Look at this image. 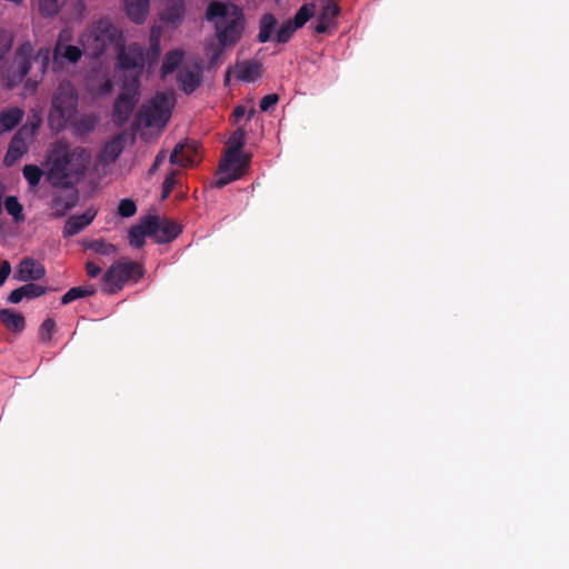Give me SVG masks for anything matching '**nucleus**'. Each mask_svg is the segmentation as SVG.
I'll return each mask as SVG.
<instances>
[{
    "label": "nucleus",
    "instance_id": "obj_43",
    "mask_svg": "<svg viewBox=\"0 0 569 569\" xmlns=\"http://www.w3.org/2000/svg\"><path fill=\"white\" fill-rule=\"evenodd\" d=\"M11 264L8 260H3L0 263V287L4 284L6 280L11 273Z\"/></svg>",
    "mask_w": 569,
    "mask_h": 569
},
{
    "label": "nucleus",
    "instance_id": "obj_48",
    "mask_svg": "<svg viewBox=\"0 0 569 569\" xmlns=\"http://www.w3.org/2000/svg\"><path fill=\"white\" fill-rule=\"evenodd\" d=\"M167 159V152L164 150H161L157 156L154 161L162 164Z\"/></svg>",
    "mask_w": 569,
    "mask_h": 569
},
{
    "label": "nucleus",
    "instance_id": "obj_6",
    "mask_svg": "<svg viewBox=\"0 0 569 569\" xmlns=\"http://www.w3.org/2000/svg\"><path fill=\"white\" fill-rule=\"evenodd\" d=\"M173 106L174 98L171 93L158 92L142 107L139 121L146 127L163 128L171 117Z\"/></svg>",
    "mask_w": 569,
    "mask_h": 569
},
{
    "label": "nucleus",
    "instance_id": "obj_33",
    "mask_svg": "<svg viewBox=\"0 0 569 569\" xmlns=\"http://www.w3.org/2000/svg\"><path fill=\"white\" fill-rule=\"evenodd\" d=\"M313 13H315V7L305 4L298 10V12L295 14L293 20H291V21L297 29L301 28L313 16Z\"/></svg>",
    "mask_w": 569,
    "mask_h": 569
},
{
    "label": "nucleus",
    "instance_id": "obj_47",
    "mask_svg": "<svg viewBox=\"0 0 569 569\" xmlns=\"http://www.w3.org/2000/svg\"><path fill=\"white\" fill-rule=\"evenodd\" d=\"M246 113H247V109H246L243 106H238V107L233 110V117L236 118V120H239V119H240V118H242Z\"/></svg>",
    "mask_w": 569,
    "mask_h": 569
},
{
    "label": "nucleus",
    "instance_id": "obj_39",
    "mask_svg": "<svg viewBox=\"0 0 569 569\" xmlns=\"http://www.w3.org/2000/svg\"><path fill=\"white\" fill-rule=\"evenodd\" d=\"M243 144V132L237 130L229 139V148L227 151H233L234 153H241L240 149Z\"/></svg>",
    "mask_w": 569,
    "mask_h": 569
},
{
    "label": "nucleus",
    "instance_id": "obj_26",
    "mask_svg": "<svg viewBox=\"0 0 569 569\" xmlns=\"http://www.w3.org/2000/svg\"><path fill=\"white\" fill-rule=\"evenodd\" d=\"M0 321L6 326L7 329L14 332H20L24 328L23 316L11 309L0 310Z\"/></svg>",
    "mask_w": 569,
    "mask_h": 569
},
{
    "label": "nucleus",
    "instance_id": "obj_22",
    "mask_svg": "<svg viewBox=\"0 0 569 569\" xmlns=\"http://www.w3.org/2000/svg\"><path fill=\"white\" fill-rule=\"evenodd\" d=\"M126 12L129 19L136 23L144 21L149 11V0H126Z\"/></svg>",
    "mask_w": 569,
    "mask_h": 569
},
{
    "label": "nucleus",
    "instance_id": "obj_41",
    "mask_svg": "<svg viewBox=\"0 0 569 569\" xmlns=\"http://www.w3.org/2000/svg\"><path fill=\"white\" fill-rule=\"evenodd\" d=\"M50 54L49 48H41L34 58V61L40 64L42 71L49 66Z\"/></svg>",
    "mask_w": 569,
    "mask_h": 569
},
{
    "label": "nucleus",
    "instance_id": "obj_18",
    "mask_svg": "<svg viewBox=\"0 0 569 569\" xmlns=\"http://www.w3.org/2000/svg\"><path fill=\"white\" fill-rule=\"evenodd\" d=\"M97 211L93 209H88L82 214H73L71 216L63 228L64 237H72L82 231L86 227H88L92 220L94 219Z\"/></svg>",
    "mask_w": 569,
    "mask_h": 569
},
{
    "label": "nucleus",
    "instance_id": "obj_1",
    "mask_svg": "<svg viewBox=\"0 0 569 569\" xmlns=\"http://www.w3.org/2000/svg\"><path fill=\"white\" fill-rule=\"evenodd\" d=\"M47 180L56 188H73L86 176L91 153L79 146L57 141L50 151Z\"/></svg>",
    "mask_w": 569,
    "mask_h": 569
},
{
    "label": "nucleus",
    "instance_id": "obj_23",
    "mask_svg": "<svg viewBox=\"0 0 569 569\" xmlns=\"http://www.w3.org/2000/svg\"><path fill=\"white\" fill-rule=\"evenodd\" d=\"M20 108H10L0 112V133L12 130L23 118Z\"/></svg>",
    "mask_w": 569,
    "mask_h": 569
},
{
    "label": "nucleus",
    "instance_id": "obj_38",
    "mask_svg": "<svg viewBox=\"0 0 569 569\" xmlns=\"http://www.w3.org/2000/svg\"><path fill=\"white\" fill-rule=\"evenodd\" d=\"M137 211L134 202L130 199H122L118 207V213L123 218L132 217Z\"/></svg>",
    "mask_w": 569,
    "mask_h": 569
},
{
    "label": "nucleus",
    "instance_id": "obj_7",
    "mask_svg": "<svg viewBox=\"0 0 569 569\" xmlns=\"http://www.w3.org/2000/svg\"><path fill=\"white\" fill-rule=\"evenodd\" d=\"M248 164L249 158L246 154L227 151L219 166L216 186L221 188L239 179L246 172Z\"/></svg>",
    "mask_w": 569,
    "mask_h": 569
},
{
    "label": "nucleus",
    "instance_id": "obj_36",
    "mask_svg": "<svg viewBox=\"0 0 569 569\" xmlns=\"http://www.w3.org/2000/svg\"><path fill=\"white\" fill-rule=\"evenodd\" d=\"M180 173L179 169H170L167 173L163 183H162V198H167L171 191L173 190L177 180L176 177Z\"/></svg>",
    "mask_w": 569,
    "mask_h": 569
},
{
    "label": "nucleus",
    "instance_id": "obj_50",
    "mask_svg": "<svg viewBox=\"0 0 569 569\" xmlns=\"http://www.w3.org/2000/svg\"><path fill=\"white\" fill-rule=\"evenodd\" d=\"M109 149H112V151L114 152V157L118 156V153L120 152V150L118 149V146L116 143H110L106 147V150H109Z\"/></svg>",
    "mask_w": 569,
    "mask_h": 569
},
{
    "label": "nucleus",
    "instance_id": "obj_40",
    "mask_svg": "<svg viewBox=\"0 0 569 569\" xmlns=\"http://www.w3.org/2000/svg\"><path fill=\"white\" fill-rule=\"evenodd\" d=\"M56 322L53 319H46L40 327V337L44 341H49L51 339L52 332L54 330Z\"/></svg>",
    "mask_w": 569,
    "mask_h": 569
},
{
    "label": "nucleus",
    "instance_id": "obj_5",
    "mask_svg": "<svg viewBox=\"0 0 569 569\" xmlns=\"http://www.w3.org/2000/svg\"><path fill=\"white\" fill-rule=\"evenodd\" d=\"M143 276L142 266L129 258H122L109 267L102 277L103 291L116 293L130 281H138Z\"/></svg>",
    "mask_w": 569,
    "mask_h": 569
},
{
    "label": "nucleus",
    "instance_id": "obj_14",
    "mask_svg": "<svg viewBox=\"0 0 569 569\" xmlns=\"http://www.w3.org/2000/svg\"><path fill=\"white\" fill-rule=\"evenodd\" d=\"M46 274L44 266L33 258H24L17 266L13 278L18 281H37Z\"/></svg>",
    "mask_w": 569,
    "mask_h": 569
},
{
    "label": "nucleus",
    "instance_id": "obj_34",
    "mask_svg": "<svg viewBox=\"0 0 569 569\" xmlns=\"http://www.w3.org/2000/svg\"><path fill=\"white\" fill-rule=\"evenodd\" d=\"M296 30L297 28L295 27L292 21L288 20L277 29L274 39L279 43H286L287 41H289V39L292 37Z\"/></svg>",
    "mask_w": 569,
    "mask_h": 569
},
{
    "label": "nucleus",
    "instance_id": "obj_42",
    "mask_svg": "<svg viewBox=\"0 0 569 569\" xmlns=\"http://www.w3.org/2000/svg\"><path fill=\"white\" fill-rule=\"evenodd\" d=\"M279 101V96L277 93H271L264 96L260 101L261 111H268L273 108Z\"/></svg>",
    "mask_w": 569,
    "mask_h": 569
},
{
    "label": "nucleus",
    "instance_id": "obj_11",
    "mask_svg": "<svg viewBox=\"0 0 569 569\" xmlns=\"http://www.w3.org/2000/svg\"><path fill=\"white\" fill-rule=\"evenodd\" d=\"M70 39L71 32L69 30H62L60 32L59 39L56 43L52 54V64L54 70L61 68L63 61L76 63L80 60L82 56L81 49L77 46L63 43L64 41H69Z\"/></svg>",
    "mask_w": 569,
    "mask_h": 569
},
{
    "label": "nucleus",
    "instance_id": "obj_27",
    "mask_svg": "<svg viewBox=\"0 0 569 569\" xmlns=\"http://www.w3.org/2000/svg\"><path fill=\"white\" fill-rule=\"evenodd\" d=\"M183 59V52L180 50H173L166 54L162 67H161V73L162 77H167L169 73H172L182 62Z\"/></svg>",
    "mask_w": 569,
    "mask_h": 569
},
{
    "label": "nucleus",
    "instance_id": "obj_20",
    "mask_svg": "<svg viewBox=\"0 0 569 569\" xmlns=\"http://www.w3.org/2000/svg\"><path fill=\"white\" fill-rule=\"evenodd\" d=\"M184 16L183 0H168L162 13L161 19L176 27L182 22Z\"/></svg>",
    "mask_w": 569,
    "mask_h": 569
},
{
    "label": "nucleus",
    "instance_id": "obj_19",
    "mask_svg": "<svg viewBox=\"0 0 569 569\" xmlns=\"http://www.w3.org/2000/svg\"><path fill=\"white\" fill-rule=\"evenodd\" d=\"M78 202V191L71 190L67 193H56L51 201V209L56 217H63Z\"/></svg>",
    "mask_w": 569,
    "mask_h": 569
},
{
    "label": "nucleus",
    "instance_id": "obj_32",
    "mask_svg": "<svg viewBox=\"0 0 569 569\" xmlns=\"http://www.w3.org/2000/svg\"><path fill=\"white\" fill-rule=\"evenodd\" d=\"M22 173L28 183L34 188L40 183L43 176V171L36 164H26L22 169Z\"/></svg>",
    "mask_w": 569,
    "mask_h": 569
},
{
    "label": "nucleus",
    "instance_id": "obj_16",
    "mask_svg": "<svg viewBox=\"0 0 569 569\" xmlns=\"http://www.w3.org/2000/svg\"><path fill=\"white\" fill-rule=\"evenodd\" d=\"M340 12V8L336 1H325L321 2V11L317 18V24L315 27L318 33L327 32L331 27H333L335 20Z\"/></svg>",
    "mask_w": 569,
    "mask_h": 569
},
{
    "label": "nucleus",
    "instance_id": "obj_4",
    "mask_svg": "<svg viewBox=\"0 0 569 569\" xmlns=\"http://www.w3.org/2000/svg\"><path fill=\"white\" fill-rule=\"evenodd\" d=\"M77 110V90L70 81H62L52 97L50 126L57 130L63 129L74 118Z\"/></svg>",
    "mask_w": 569,
    "mask_h": 569
},
{
    "label": "nucleus",
    "instance_id": "obj_12",
    "mask_svg": "<svg viewBox=\"0 0 569 569\" xmlns=\"http://www.w3.org/2000/svg\"><path fill=\"white\" fill-rule=\"evenodd\" d=\"M199 160V144L197 141L191 140L176 144L169 157L170 164L178 167L177 169L193 167Z\"/></svg>",
    "mask_w": 569,
    "mask_h": 569
},
{
    "label": "nucleus",
    "instance_id": "obj_17",
    "mask_svg": "<svg viewBox=\"0 0 569 569\" xmlns=\"http://www.w3.org/2000/svg\"><path fill=\"white\" fill-rule=\"evenodd\" d=\"M178 82L180 88L187 94L192 93L201 82V68L194 66L192 68L184 66L178 72Z\"/></svg>",
    "mask_w": 569,
    "mask_h": 569
},
{
    "label": "nucleus",
    "instance_id": "obj_46",
    "mask_svg": "<svg viewBox=\"0 0 569 569\" xmlns=\"http://www.w3.org/2000/svg\"><path fill=\"white\" fill-rule=\"evenodd\" d=\"M86 271L90 278H96L101 272V268L94 262L88 261L86 264Z\"/></svg>",
    "mask_w": 569,
    "mask_h": 569
},
{
    "label": "nucleus",
    "instance_id": "obj_52",
    "mask_svg": "<svg viewBox=\"0 0 569 569\" xmlns=\"http://www.w3.org/2000/svg\"><path fill=\"white\" fill-rule=\"evenodd\" d=\"M160 166H161L160 163H158V162H156V161H154V162H153V164H152V167L150 168L149 172H150V173H154V172L158 170V168H159Z\"/></svg>",
    "mask_w": 569,
    "mask_h": 569
},
{
    "label": "nucleus",
    "instance_id": "obj_28",
    "mask_svg": "<svg viewBox=\"0 0 569 569\" xmlns=\"http://www.w3.org/2000/svg\"><path fill=\"white\" fill-rule=\"evenodd\" d=\"M94 292L96 289L93 288V286L73 287L63 295V297L61 298V303L68 305L79 298L90 297L94 295Z\"/></svg>",
    "mask_w": 569,
    "mask_h": 569
},
{
    "label": "nucleus",
    "instance_id": "obj_51",
    "mask_svg": "<svg viewBox=\"0 0 569 569\" xmlns=\"http://www.w3.org/2000/svg\"><path fill=\"white\" fill-rule=\"evenodd\" d=\"M222 50L221 49H216L213 54H212V58H211V63H213L216 60L219 59L220 54H221Z\"/></svg>",
    "mask_w": 569,
    "mask_h": 569
},
{
    "label": "nucleus",
    "instance_id": "obj_8",
    "mask_svg": "<svg viewBox=\"0 0 569 569\" xmlns=\"http://www.w3.org/2000/svg\"><path fill=\"white\" fill-rule=\"evenodd\" d=\"M38 127L39 122L26 123L17 131L3 159L7 167L13 166L24 153H27Z\"/></svg>",
    "mask_w": 569,
    "mask_h": 569
},
{
    "label": "nucleus",
    "instance_id": "obj_25",
    "mask_svg": "<svg viewBox=\"0 0 569 569\" xmlns=\"http://www.w3.org/2000/svg\"><path fill=\"white\" fill-rule=\"evenodd\" d=\"M149 218H144L139 224L133 226L129 230V242L134 248H141L144 244V238L151 237L149 230Z\"/></svg>",
    "mask_w": 569,
    "mask_h": 569
},
{
    "label": "nucleus",
    "instance_id": "obj_29",
    "mask_svg": "<svg viewBox=\"0 0 569 569\" xmlns=\"http://www.w3.org/2000/svg\"><path fill=\"white\" fill-rule=\"evenodd\" d=\"M66 2L67 0H39V11L43 17H53Z\"/></svg>",
    "mask_w": 569,
    "mask_h": 569
},
{
    "label": "nucleus",
    "instance_id": "obj_9",
    "mask_svg": "<svg viewBox=\"0 0 569 569\" xmlns=\"http://www.w3.org/2000/svg\"><path fill=\"white\" fill-rule=\"evenodd\" d=\"M146 56L143 49L138 43H131L127 47H121L118 56L119 68L129 73L130 80H137L139 84V77L144 67Z\"/></svg>",
    "mask_w": 569,
    "mask_h": 569
},
{
    "label": "nucleus",
    "instance_id": "obj_15",
    "mask_svg": "<svg viewBox=\"0 0 569 569\" xmlns=\"http://www.w3.org/2000/svg\"><path fill=\"white\" fill-rule=\"evenodd\" d=\"M33 56V48L30 42L22 43L16 53L13 60V72L17 74V80L21 81L30 71L31 58Z\"/></svg>",
    "mask_w": 569,
    "mask_h": 569
},
{
    "label": "nucleus",
    "instance_id": "obj_21",
    "mask_svg": "<svg viewBox=\"0 0 569 569\" xmlns=\"http://www.w3.org/2000/svg\"><path fill=\"white\" fill-rule=\"evenodd\" d=\"M261 63L256 60H244L236 64L237 79L252 82L261 76Z\"/></svg>",
    "mask_w": 569,
    "mask_h": 569
},
{
    "label": "nucleus",
    "instance_id": "obj_31",
    "mask_svg": "<svg viewBox=\"0 0 569 569\" xmlns=\"http://www.w3.org/2000/svg\"><path fill=\"white\" fill-rule=\"evenodd\" d=\"M4 208L7 212L13 217L16 222L24 220L23 208L16 197H7L4 200Z\"/></svg>",
    "mask_w": 569,
    "mask_h": 569
},
{
    "label": "nucleus",
    "instance_id": "obj_13",
    "mask_svg": "<svg viewBox=\"0 0 569 569\" xmlns=\"http://www.w3.org/2000/svg\"><path fill=\"white\" fill-rule=\"evenodd\" d=\"M148 218L151 238H153L158 243L170 242L181 232L180 226L174 221L160 219L154 216H149Z\"/></svg>",
    "mask_w": 569,
    "mask_h": 569
},
{
    "label": "nucleus",
    "instance_id": "obj_45",
    "mask_svg": "<svg viewBox=\"0 0 569 569\" xmlns=\"http://www.w3.org/2000/svg\"><path fill=\"white\" fill-rule=\"evenodd\" d=\"M23 298H24L23 297V291H22V289L20 287V288H17V289H14V290H12L10 292V295L8 297V301L10 303H19V302L22 301Z\"/></svg>",
    "mask_w": 569,
    "mask_h": 569
},
{
    "label": "nucleus",
    "instance_id": "obj_30",
    "mask_svg": "<svg viewBox=\"0 0 569 569\" xmlns=\"http://www.w3.org/2000/svg\"><path fill=\"white\" fill-rule=\"evenodd\" d=\"M160 54V32L158 29L152 28L151 36H150V48L147 53V59L149 61V64H153L157 62Z\"/></svg>",
    "mask_w": 569,
    "mask_h": 569
},
{
    "label": "nucleus",
    "instance_id": "obj_35",
    "mask_svg": "<svg viewBox=\"0 0 569 569\" xmlns=\"http://www.w3.org/2000/svg\"><path fill=\"white\" fill-rule=\"evenodd\" d=\"M88 248L101 256H111L117 251L116 246L103 240L91 241Z\"/></svg>",
    "mask_w": 569,
    "mask_h": 569
},
{
    "label": "nucleus",
    "instance_id": "obj_3",
    "mask_svg": "<svg viewBox=\"0 0 569 569\" xmlns=\"http://www.w3.org/2000/svg\"><path fill=\"white\" fill-rule=\"evenodd\" d=\"M122 41L121 30L109 18L92 21L79 38L83 50L92 57L121 47Z\"/></svg>",
    "mask_w": 569,
    "mask_h": 569
},
{
    "label": "nucleus",
    "instance_id": "obj_49",
    "mask_svg": "<svg viewBox=\"0 0 569 569\" xmlns=\"http://www.w3.org/2000/svg\"><path fill=\"white\" fill-rule=\"evenodd\" d=\"M112 90V82L110 79L106 80V82L103 83L102 86V89H101V92L102 93H108Z\"/></svg>",
    "mask_w": 569,
    "mask_h": 569
},
{
    "label": "nucleus",
    "instance_id": "obj_37",
    "mask_svg": "<svg viewBox=\"0 0 569 569\" xmlns=\"http://www.w3.org/2000/svg\"><path fill=\"white\" fill-rule=\"evenodd\" d=\"M21 289L23 291V297L27 299L38 298L46 292L44 287L36 283H27L22 286Z\"/></svg>",
    "mask_w": 569,
    "mask_h": 569
},
{
    "label": "nucleus",
    "instance_id": "obj_2",
    "mask_svg": "<svg viewBox=\"0 0 569 569\" xmlns=\"http://www.w3.org/2000/svg\"><path fill=\"white\" fill-rule=\"evenodd\" d=\"M206 18L214 22L216 36L222 47L233 46L241 39L244 19L239 7L213 1L207 8Z\"/></svg>",
    "mask_w": 569,
    "mask_h": 569
},
{
    "label": "nucleus",
    "instance_id": "obj_44",
    "mask_svg": "<svg viewBox=\"0 0 569 569\" xmlns=\"http://www.w3.org/2000/svg\"><path fill=\"white\" fill-rule=\"evenodd\" d=\"M94 123H96V119L92 118V117H84L82 118L77 127L79 130H83V131H90L91 129H93L94 127Z\"/></svg>",
    "mask_w": 569,
    "mask_h": 569
},
{
    "label": "nucleus",
    "instance_id": "obj_53",
    "mask_svg": "<svg viewBox=\"0 0 569 569\" xmlns=\"http://www.w3.org/2000/svg\"><path fill=\"white\" fill-rule=\"evenodd\" d=\"M254 112H256V111H254V109H253V108H251V109L248 111V118L253 117Z\"/></svg>",
    "mask_w": 569,
    "mask_h": 569
},
{
    "label": "nucleus",
    "instance_id": "obj_10",
    "mask_svg": "<svg viewBox=\"0 0 569 569\" xmlns=\"http://www.w3.org/2000/svg\"><path fill=\"white\" fill-rule=\"evenodd\" d=\"M138 89L137 80H129L124 83L122 92L113 106V121L116 123L122 124L129 119L138 101Z\"/></svg>",
    "mask_w": 569,
    "mask_h": 569
},
{
    "label": "nucleus",
    "instance_id": "obj_24",
    "mask_svg": "<svg viewBox=\"0 0 569 569\" xmlns=\"http://www.w3.org/2000/svg\"><path fill=\"white\" fill-rule=\"evenodd\" d=\"M278 21L271 13L262 16L259 24L258 41L261 43L268 42L276 36Z\"/></svg>",
    "mask_w": 569,
    "mask_h": 569
}]
</instances>
